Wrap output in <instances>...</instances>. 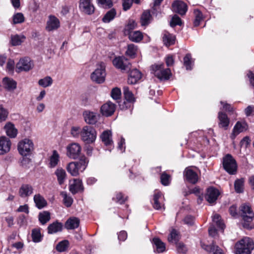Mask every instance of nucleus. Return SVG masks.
I'll use <instances>...</instances> for the list:
<instances>
[{
    "label": "nucleus",
    "instance_id": "f257e3e1",
    "mask_svg": "<svg viewBox=\"0 0 254 254\" xmlns=\"http://www.w3.org/2000/svg\"><path fill=\"white\" fill-rule=\"evenodd\" d=\"M254 249V243L249 237H245L235 245L236 254H251Z\"/></svg>",
    "mask_w": 254,
    "mask_h": 254
},
{
    "label": "nucleus",
    "instance_id": "f03ea898",
    "mask_svg": "<svg viewBox=\"0 0 254 254\" xmlns=\"http://www.w3.org/2000/svg\"><path fill=\"white\" fill-rule=\"evenodd\" d=\"M88 163V160L85 157H82L79 162H71L66 166L67 171L72 176H77L79 172L83 171Z\"/></svg>",
    "mask_w": 254,
    "mask_h": 254
},
{
    "label": "nucleus",
    "instance_id": "7ed1b4c3",
    "mask_svg": "<svg viewBox=\"0 0 254 254\" xmlns=\"http://www.w3.org/2000/svg\"><path fill=\"white\" fill-rule=\"evenodd\" d=\"M241 216L244 221V227L250 229L251 228L250 223L254 218V212L251 206L248 204H243L240 208Z\"/></svg>",
    "mask_w": 254,
    "mask_h": 254
},
{
    "label": "nucleus",
    "instance_id": "20e7f679",
    "mask_svg": "<svg viewBox=\"0 0 254 254\" xmlns=\"http://www.w3.org/2000/svg\"><path fill=\"white\" fill-rule=\"evenodd\" d=\"M17 149L19 154L22 156L30 155L34 151V143L31 140L28 138H24L18 142Z\"/></svg>",
    "mask_w": 254,
    "mask_h": 254
},
{
    "label": "nucleus",
    "instance_id": "39448f33",
    "mask_svg": "<svg viewBox=\"0 0 254 254\" xmlns=\"http://www.w3.org/2000/svg\"><path fill=\"white\" fill-rule=\"evenodd\" d=\"M81 140L86 143H91L96 138V132L95 129L90 126H84L80 131Z\"/></svg>",
    "mask_w": 254,
    "mask_h": 254
},
{
    "label": "nucleus",
    "instance_id": "423d86ee",
    "mask_svg": "<svg viewBox=\"0 0 254 254\" xmlns=\"http://www.w3.org/2000/svg\"><path fill=\"white\" fill-rule=\"evenodd\" d=\"M223 165L225 170L230 175H235L237 171L236 160L230 154H227L223 158Z\"/></svg>",
    "mask_w": 254,
    "mask_h": 254
},
{
    "label": "nucleus",
    "instance_id": "0eeeda50",
    "mask_svg": "<svg viewBox=\"0 0 254 254\" xmlns=\"http://www.w3.org/2000/svg\"><path fill=\"white\" fill-rule=\"evenodd\" d=\"M154 74L161 80H167L171 75L169 68L164 69L163 64H155L152 66Z\"/></svg>",
    "mask_w": 254,
    "mask_h": 254
},
{
    "label": "nucleus",
    "instance_id": "6e6552de",
    "mask_svg": "<svg viewBox=\"0 0 254 254\" xmlns=\"http://www.w3.org/2000/svg\"><path fill=\"white\" fill-rule=\"evenodd\" d=\"M105 67L102 64L91 74V80L97 83H102L105 80L106 77Z\"/></svg>",
    "mask_w": 254,
    "mask_h": 254
},
{
    "label": "nucleus",
    "instance_id": "1a4fd4ad",
    "mask_svg": "<svg viewBox=\"0 0 254 254\" xmlns=\"http://www.w3.org/2000/svg\"><path fill=\"white\" fill-rule=\"evenodd\" d=\"M113 65L122 71H128L130 69V64L127 59L124 57L115 58L113 61Z\"/></svg>",
    "mask_w": 254,
    "mask_h": 254
},
{
    "label": "nucleus",
    "instance_id": "9d476101",
    "mask_svg": "<svg viewBox=\"0 0 254 254\" xmlns=\"http://www.w3.org/2000/svg\"><path fill=\"white\" fill-rule=\"evenodd\" d=\"M81 148L77 143H73L67 147V155L73 159H77L80 155Z\"/></svg>",
    "mask_w": 254,
    "mask_h": 254
},
{
    "label": "nucleus",
    "instance_id": "9b49d317",
    "mask_svg": "<svg viewBox=\"0 0 254 254\" xmlns=\"http://www.w3.org/2000/svg\"><path fill=\"white\" fill-rule=\"evenodd\" d=\"M33 64L29 58H24L20 60L16 64V70L18 72L21 71H27L33 67Z\"/></svg>",
    "mask_w": 254,
    "mask_h": 254
},
{
    "label": "nucleus",
    "instance_id": "f8f14e48",
    "mask_svg": "<svg viewBox=\"0 0 254 254\" xmlns=\"http://www.w3.org/2000/svg\"><path fill=\"white\" fill-rule=\"evenodd\" d=\"M79 7L81 10L88 15L93 13L95 10L91 0H80Z\"/></svg>",
    "mask_w": 254,
    "mask_h": 254
},
{
    "label": "nucleus",
    "instance_id": "ddd939ff",
    "mask_svg": "<svg viewBox=\"0 0 254 254\" xmlns=\"http://www.w3.org/2000/svg\"><path fill=\"white\" fill-rule=\"evenodd\" d=\"M116 105L110 101L103 104L101 107V112L105 116L109 117L114 114L116 110Z\"/></svg>",
    "mask_w": 254,
    "mask_h": 254
},
{
    "label": "nucleus",
    "instance_id": "4468645a",
    "mask_svg": "<svg viewBox=\"0 0 254 254\" xmlns=\"http://www.w3.org/2000/svg\"><path fill=\"white\" fill-rule=\"evenodd\" d=\"M184 175L185 180L191 184H195L198 181L197 173L191 167H188L185 170Z\"/></svg>",
    "mask_w": 254,
    "mask_h": 254
},
{
    "label": "nucleus",
    "instance_id": "2eb2a0df",
    "mask_svg": "<svg viewBox=\"0 0 254 254\" xmlns=\"http://www.w3.org/2000/svg\"><path fill=\"white\" fill-rule=\"evenodd\" d=\"M33 187L28 184H23L19 188L18 193L22 198H26L33 193Z\"/></svg>",
    "mask_w": 254,
    "mask_h": 254
},
{
    "label": "nucleus",
    "instance_id": "dca6fc26",
    "mask_svg": "<svg viewBox=\"0 0 254 254\" xmlns=\"http://www.w3.org/2000/svg\"><path fill=\"white\" fill-rule=\"evenodd\" d=\"M172 9L181 15H185L187 11V5L182 1L176 0L172 4Z\"/></svg>",
    "mask_w": 254,
    "mask_h": 254
},
{
    "label": "nucleus",
    "instance_id": "f3484780",
    "mask_svg": "<svg viewBox=\"0 0 254 254\" xmlns=\"http://www.w3.org/2000/svg\"><path fill=\"white\" fill-rule=\"evenodd\" d=\"M60 26V22L59 19L54 15H49L48 20L47 22V30L49 31H53L59 28Z\"/></svg>",
    "mask_w": 254,
    "mask_h": 254
},
{
    "label": "nucleus",
    "instance_id": "a211bd4d",
    "mask_svg": "<svg viewBox=\"0 0 254 254\" xmlns=\"http://www.w3.org/2000/svg\"><path fill=\"white\" fill-rule=\"evenodd\" d=\"M111 131L110 130L104 131L101 135L102 141L107 147V149L110 151L113 148V142L112 141Z\"/></svg>",
    "mask_w": 254,
    "mask_h": 254
},
{
    "label": "nucleus",
    "instance_id": "6ab92c4d",
    "mask_svg": "<svg viewBox=\"0 0 254 254\" xmlns=\"http://www.w3.org/2000/svg\"><path fill=\"white\" fill-rule=\"evenodd\" d=\"M163 197L162 193L158 190L154 192L153 199V206L157 210L164 209V204L162 203Z\"/></svg>",
    "mask_w": 254,
    "mask_h": 254
},
{
    "label": "nucleus",
    "instance_id": "aec40b11",
    "mask_svg": "<svg viewBox=\"0 0 254 254\" xmlns=\"http://www.w3.org/2000/svg\"><path fill=\"white\" fill-rule=\"evenodd\" d=\"M11 142L9 138L5 136L0 137V155L4 154L9 151Z\"/></svg>",
    "mask_w": 254,
    "mask_h": 254
},
{
    "label": "nucleus",
    "instance_id": "412c9836",
    "mask_svg": "<svg viewBox=\"0 0 254 254\" xmlns=\"http://www.w3.org/2000/svg\"><path fill=\"white\" fill-rule=\"evenodd\" d=\"M83 116L85 122L88 124H95L99 118V115L89 111H84Z\"/></svg>",
    "mask_w": 254,
    "mask_h": 254
},
{
    "label": "nucleus",
    "instance_id": "4be33fe9",
    "mask_svg": "<svg viewBox=\"0 0 254 254\" xmlns=\"http://www.w3.org/2000/svg\"><path fill=\"white\" fill-rule=\"evenodd\" d=\"M219 195V192L217 189L210 187L207 189L205 198L209 203L214 202Z\"/></svg>",
    "mask_w": 254,
    "mask_h": 254
},
{
    "label": "nucleus",
    "instance_id": "5701e85b",
    "mask_svg": "<svg viewBox=\"0 0 254 254\" xmlns=\"http://www.w3.org/2000/svg\"><path fill=\"white\" fill-rule=\"evenodd\" d=\"M141 73L137 69L130 70L128 75L127 82L130 84L136 83L141 78Z\"/></svg>",
    "mask_w": 254,
    "mask_h": 254
},
{
    "label": "nucleus",
    "instance_id": "b1692460",
    "mask_svg": "<svg viewBox=\"0 0 254 254\" xmlns=\"http://www.w3.org/2000/svg\"><path fill=\"white\" fill-rule=\"evenodd\" d=\"M152 243L155 253H161L166 251L165 244L159 238L157 237L154 238L152 240Z\"/></svg>",
    "mask_w": 254,
    "mask_h": 254
},
{
    "label": "nucleus",
    "instance_id": "393cba45",
    "mask_svg": "<svg viewBox=\"0 0 254 254\" xmlns=\"http://www.w3.org/2000/svg\"><path fill=\"white\" fill-rule=\"evenodd\" d=\"M248 128V126L245 121H238L236 123L233 128L232 135H234V137H235L237 135L247 130Z\"/></svg>",
    "mask_w": 254,
    "mask_h": 254
},
{
    "label": "nucleus",
    "instance_id": "a878e982",
    "mask_svg": "<svg viewBox=\"0 0 254 254\" xmlns=\"http://www.w3.org/2000/svg\"><path fill=\"white\" fill-rule=\"evenodd\" d=\"M3 86L7 91H12L17 87V82L13 79L5 77L2 79Z\"/></svg>",
    "mask_w": 254,
    "mask_h": 254
},
{
    "label": "nucleus",
    "instance_id": "bb28decb",
    "mask_svg": "<svg viewBox=\"0 0 254 254\" xmlns=\"http://www.w3.org/2000/svg\"><path fill=\"white\" fill-rule=\"evenodd\" d=\"M218 118L219 120V127L224 128L225 130L227 129L230 123L229 119L227 115L222 112L218 113Z\"/></svg>",
    "mask_w": 254,
    "mask_h": 254
},
{
    "label": "nucleus",
    "instance_id": "cd10ccee",
    "mask_svg": "<svg viewBox=\"0 0 254 254\" xmlns=\"http://www.w3.org/2000/svg\"><path fill=\"white\" fill-rule=\"evenodd\" d=\"M69 189L73 194H75L80 190H83V187L81 181L79 179H74L73 183L70 184Z\"/></svg>",
    "mask_w": 254,
    "mask_h": 254
},
{
    "label": "nucleus",
    "instance_id": "c85d7f7f",
    "mask_svg": "<svg viewBox=\"0 0 254 254\" xmlns=\"http://www.w3.org/2000/svg\"><path fill=\"white\" fill-rule=\"evenodd\" d=\"M4 129L5 130L7 135L9 137L14 138L16 136L17 129L15 127L13 124L10 122L6 123L4 127Z\"/></svg>",
    "mask_w": 254,
    "mask_h": 254
},
{
    "label": "nucleus",
    "instance_id": "c756f323",
    "mask_svg": "<svg viewBox=\"0 0 254 254\" xmlns=\"http://www.w3.org/2000/svg\"><path fill=\"white\" fill-rule=\"evenodd\" d=\"M63 229V224L58 221L50 224L47 228L48 233L50 234H53L61 232Z\"/></svg>",
    "mask_w": 254,
    "mask_h": 254
},
{
    "label": "nucleus",
    "instance_id": "7c9ffc66",
    "mask_svg": "<svg viewBox=\"0 0 254 254\" xmlns=\"http://www.w3.org/2000/svg\"><path fill=\"white\" fill-rule=\"evenodd\" d=\"M79 219L75 217H70L67 219L65 223V227L67 229H75L77 228L79 225Z\"/></svg>",
    "mask_w": 254,
    "mask_h": 254
},
{
    "label": "nucleus",
    "instance_id": "2f4dec72",
    "mask_svg": "<svg viewBox=\"0 0 254 254\" xmlns=\"http://www.w3.org/2000/svg\"><path fill=\"white\" fill-rule=\"evenodd\" d=\"M55 174L57 178V180L59 185H63L66 178V173L65 171L62 168H58L55 171Z\"/></svg>",
    "mask_w": 254,
    "mask_h": 254
},
{
    "label": "nucleus",
    "instance_id": "473e14b6",
    "mask_svg": "<svg viewBox=\"0 0 254 254\" xmlns=\"http://www.w3.org/2000/svg\"><path fill=\"white\" fill-rule=\"evenodd\" d=\"M34 201L36 206L39 209H42L47 204V201L43 196L40 194H36L34 196Z\"/></svg>",
    "mask_w": 254,
    "mask_h": 254
},
{
    "label": "nucleus",
    "instance_id": "72a5a7b5",
    "mask_svg": "<svg viewBox=\"0 0 254 254\" xmlns=\"http://www.w3.org/2000/svg\"><path fill=\"white\" fill-rule=\"evenodd\" d=\"M162 39L164 44L168 47L175 43V37L173 35L171 34L169 32L164 31L163 34Z\"/></svg>",
    "mask_w": 254,
    "mask_h": 254
},
{
    "label": "nucleus",
    "instance_id": "f704fd0d",
    "mask_svg": "<svg viewBox=\"0 0 254 254\" xmlns=\"http://www.w3.org/2000/svg\"><path fill=\"white\" fill-rule=\"evenodd\" d=\"M25 39V36L23 34L12 35L10 37V43L12 46H19L24 41Z\"/></svg>",
    "mask_w": 254,
    "mask_h": 254
},
{
    "label": "nucleus",
    "instance_id": "c9c22d12",
    "mask_svg": "<svg viewBox=\"0 0 254 254\" xmlns=\"http://www.w3.org/2000/svg\"><path fill=\"white\" fill-rule=\"evenodd\" d=\"M202 247L206 251L211 253L212 254H224L222 250L218 246L212 244L210 245H202Z\"/></svg>",
    "mask_w": 254,
    "mask_h": 254
},
{
    "label": "nucleus",
    "instance_id": "e433bc0d",
    "mask_svg": "<svg viewBox=\"0 0 254 254\" xmlns=\"http://www.w3.org/2000/svg\"><path fill=\"white\" fill-rule=\"evenodd\" d=\"M127 36H128L130 41L136 43L141 41L143 37L142 33L139 31H132Z\"/></svg>",
    "mask_w": 254,
    "mask_h": 254
},
{
    "label": "nucleus",
    "instance_id": "4c0bfd02",
    "mask_svg": "<svg viewBox=\"0 0 254 254\" xmlns=\"http://www.w3.org/2000/svg\"><path fill=\"white\" fill-rule=\"evenodd\" d=\"M50 213L47 211L41 212L38 215L39 221L42 225L47 223L50 220Z\"/></svg>",
    "mask_w": 254,
    "mask_h": 254
},
{
    "label": "nucleus",
    "instance_id": "58836bf2",
    "mask_svg": "<svg viewBox=\"0 0 254 254\" xmlns=\"http://www.w3.org/2000/svg\"><path fill=\"white\" fill-rule=\"evenodd\" d=\"M245 180L244 178L238 179L234 183V188L236 192L241 193L244 191Z\"/></svg>",
    "mask_w": 254,
    "mask_h": 254
},
{
    "label": "nucleus",
    "instance_id": "ea45409f",
    "mask_svg": "<svg viewBox=\"0 0 254 254\" xmlns=\"http://www.w3.org/2000/svg\"><path fill=\"white\" fill-rule=\"evenodd\" d=\"M212 221L213 223L215 224L218 228L221 229L222 230L224 229L225 225L223 221L221 220L220 215L218 214H215L213 215L212 216Z\"/></svg>",
    "mask_w": 254,
    "mask_h": 254
},
{
    "label": "nucleus",
    "instance_id": "a19ab883",
    "mask_svg": "<svg viewBox=\"0 0 254 254\" xmlns=\"http://www.w3.org/2000/svg\"><path fill=\"white\" fill-rule=\"evenodd\" d=\"M212 221L213 223L215 224L218 228L221 229L222 230L224 229L225 225L223 221L221 220L220 215L218 214H215L213 215L212 216Z\"/></svg>",
    "mask_w": 254,
    "mask_h": 254
},
{
    "label": "nucleus",
    "instance_id": "79ce46f5",
    "mask_svg": "<svg viewBox=\"0 0 254 254\" xmlns=\"http://www.w3.org/2000/svg\"><path fill=\"white\" fill-rule=\"evenodd\" d=\"M32 240L35 243H39L42 239L40 228H35L32 230L31 234Z\"/></svg>",
    "mask_w": 254,
    "mask_h": 254
},
{
    "label": "nucleus",
    "instance_id": "37998d69",
    "mask_svg": "<svg viewBox=\"0 0 254 254\" xmlns=\"http://www.w3.org/2000/svg\"><path fill=\"white\" fill-rule=\"evenodd\" d=\"M137 51V47L133 44L128 45L126 55L131 58H135Z\"/></svg>",
    "mask_w": 254,
    "mask_h": 254
},
{
    "label": "nucleus",
    "instance_id": "c03bdc74",
    "mask_svg": "<svg viewBox=\"0 0 254 254\" xmlns=\"http://www.w3.org/2000/svg\"><path fill=\"white\" fill-rule=\"evenodd\" d=\"M53 80L51 77L47 76L43 78L40 79L38 81V84L46 88L50 86L53 83Z\"/></svg>",
    "mask_w": 254,
    "mask_h": 254
},
{
    "label": "nucleus",
    "instance_id": "a18cd8bd",
    "mask_svg": "<svg viewBox=\"0 0 254 254\" xmlns=\"http://www.w3.org/2000/svg\"><path fill=\"white\" fill-rule=\"evenodd\" d=\"M116 15V12L115 9L112 8L106 13L102 20L105 23H109L115 18Z\"/></svg>",
    "mask_w": 254,
    "mask_h": 254
},
{
    "label": "nucleus",
    "instance_id": "49530a36",
    "mask_svg": "<svg viewBox=\"0 0 254 254\" xmlns=\"http://www.w3.org/2000/svg\"><path fill=\"white\" fill-rule=\"evenodd\" d=\"M61 195L63 197V203L64 205L67 207H70L73 203V199L72 197L68 195L65 191L61 192Z\"/></svg>",
    "mask_w": 254,
    "mask_h": 254
},
{
    "label": "nucleus",
    "instance_id": "de8ad7c7",
    "mask_svg": "<svg viewBox=\"0 0 254 254\" xmlns=\"http://www.w3.org/2000/svg\"><path fill=\"white\" fill-rule=\"evenodd\" d=\"M136 27V23L133 20H129L127 24L125 26L124 29V34L127 35L132 32L133 29Z\"/></svg>",
    "mask_w": 254,
    "mask_h": 254
},
{
    "label": "nucleus",
    "instance_id": "09e8293b",
    "mask_svg": "<svg viewBox=\"0 0 254 254\" xmlns=\"http://www.w3.org/2000/svg\"><path fill=\"white\" fill-rule=\"evenodd\" d=\"M193 61L191 55L188 54L184 58V65L187 70H191L192 68Z\"/></svg>",
    "mask_w": 254,
    "mask_h": 254
},
{
    "label": "nucleus",
    "instance_id": "8fccbe9b",
    "mask_svg": "<svg viewBox=\"0 0 254 254\" xmlns=\"http://www.w3.org/2000/svg\"><path fill=\"white\" fill-rule=\"evenodd\" d=\"M151 14L149 11H145L142 13L140 22L142 26H146L148 24L150 21Z\"/></svg>",
    "mask_w": 254,
    "mask_h": 254
},
{
    "label": "nucleus",
    "instance_id": "3c124183",
    "mask_svg": "<svg viewBox=\"0 0 254 254\" xmlns=\"http://www.w3.org/2000/svg\"><path fill=\"white\" fill-rule=\"evenodd\" d=\"M124 95L126 100L128 102H133L134 101V98L132 92L129 90L127 86H125L123 88Z\"/></svg>",
    "mask_w": 254,
    "mask_h": 254
},
{
    "label": "nucleus",
    "instance_id": "603ef678",
    "mask_svg": "<svg viewBox=\"0 0 254 254\" xmlns=\"http://www.w3.org/2000/svg\"><path fill=\"white\" fill-rule=\"evenodd\" d=\"M59 161V155L57 151L54 150L53 154L50 157V166L51 167H55Z\"/></svg>",
    "mask_w": 254,
    "mask_h": 254
},
{
    "label": "nucleus",
    "instance_id": "864d4df0",
    "mask_svg": "<svg viewBox=\"0 0 254 254\" xmlns=\"http://www.w3.org/2000/svg\"><path fill=\"white\" fill-rule=\"evenodd\" d=\"M194 14L195 18L193 21V25L194 26L196 27L200 24V21L202 20V14L201 12L198 9L194 10Z\"/></svg>",
    "mask_w": 254,
    "mask_h": 254
},
{
    "label": "nucleus",
    "instance_id": "5fc2aeb1",
    "mask_svg": "<svg viewBox=\"0 0 254 254\" xmlns=\"http://www.w3.org/2000/svg\"><path fill=\"white\" fill-rule=\"evenodd\" d=\"M68 245L69 242L67 240H64L57 245L56 249L59 252H64L67 250Z\"/></svg>",
    "mask_w": 254,
    "mask_h": 254
},
{
    "label": "nucleus",
    "instance_id": "6e6d98bb",
    "mask_svg": "<svg viewBox=\"0 0 254 254\" xmlns=\"http://www.w3.org/2000/svg\"><path fill=\"white\" fill-rule=\"evenodd\" d=\"M24 17L22 13L18 12L13 16V24L21 23L24 21Z\"/></svg>",
    "mask_w": 254,
    "mask_h": 254
},
{
    "label": "nucleus",
    "instance_id": "4d7b16f0",
    "mask_svg": "<svg viewBox=\"0 0 254 254\" xmlns=\"http://www.w3.org/2000/svg\"><path fill=\"white\" fill-rule=\"evenodd\" d=\"M111 95L114 100H117L120 99L121 97V91L120 89L118 87L114 88L111 91Z\"/></svg>",
    "mask_w": 254,
    "mask_h": 254
},
{
    "label": "nucleus",
    "instance_id": "13d9d810",
    "mask_svg": "<svg viewBox=\"0 0 254 254\" xmlns=\"http://www.w3.org/2000/svg\"><path fill=\"white\" fill-rule=\"evenodd\" d=\"M8 112L2 105H0V122H3L7 119Z\"/></svg>",
    "mask_w": 254,
    "mask_h": 254
},
{
    "label": "nucleus",
    "instance_id": "bf43d9fd",
    "mask_svg": "<svg viewBox=\"0 0 254 254\" xmlns=\"http://www.w3.org/2000/svg\"><path fill=\"white\" fill-rule=\"evenodd\" d=\"M168 241L170 242H177L179 240L178 233L176 230L173 229L168 237Z\"/></svg>",
    "mask_w": 254,
    "mask_h": 254
},
{
    "label": "nucleus",
    "instance_id": "052dcab7",
    "mask_svg": "<svg viewBox=\"0 0 254 254\" xmlns=\"http://www.w3.org/2000/svg\"><path fill=\"white\" fill-rule=\"evenodd\" d=\"M170 175H168L166 173H163L161 175V182L162 184L164 186H168L170 184Z\"/></svg>",
    "mask_w": 254,
    "mask_h": 254
},
{
    "label": "nucleus",
    "instance_id": "680f3d73",
    "mask_svg": "<svg viewBox=\"0 0 254 254\" xmlns=\"http://www.w3.org/2000/svg\"><path fill=\"white\" fill-rule=\"evenodd\" d=\"M113 199L120 204L124 203L127 200V197H125L121 192L117 193L116 197H113Z\"/></svg>",
    "mask_w": 254,
    "mask_h": 254
},
{
    "label": "nucleus",
    "instance_id": "e2e57ef3",
    "mask_svg": "<svg viewBox=\"0 0 254 254\" xmlns=\"http://www.w3.org/2000/svg\"><path fill=\"white\" fill-rule=\"evenodd\" d=\"M182 21L181 18L177 15H175L172 18L170 22V26L171 27H175L176 25H181Z\"/></svg>",
    "mask_w": 254,
    "mask_h": 254
},
{
    "label": "nucleus",
    "instance_id": "0e129e2a",
    "mask_svg": "<svg viewBox=\"0 0 254 254\" xmlns=\"http://www.w3.org/2000/svg\"><path fill=\"white\" fill-rule=\"evenodd\" d=\"M97 1L104 8H110L113 5L111 0H97Z\"/></svg>",
    "mask_w": 254,
    "mask_h": 254
},
{
    "label": "nucleus",
    "instance_id": "69168bd1",
    "mask_svg": "<svg viewBox=\"0 0 254 254\" xmlns=\"http://www.w3.org/2000/svg\"><path fill=\"white\" fill-rule=\"evenodd\" d=\"M134 2L133 0H123V6L124 10L126 11L129 9Z\"/></svg>",
    "mask_w": 254,
    "mask_h": 254
},
{
    "label": "nucleus",
    "instance_id": "338daca9",
    "mask_svg": "<svg viewBox=\"0 0 254 254\" xmlns=\"http://www.w3.org/2000/svg\"><path fill=\"white\" fill-rule=\"evenodd\" d=\"M81 130L78 127H73L71 128L70 132L73 137H77L79 134L80 135Z\"/></svg>",
    "mask_w": 254,
    "mask_h": 254
},
{
    "label": "nucleus",
    "instance_id": "774afa93",
    "mask_svg": "<svg viewBox=\"0 0 254 254\" xmlns=\"http://www.w3.org/2000/svg\"><path fill=\"white\" fill-rule=\"evenodd\" d=\"M251 140L249 136H246L244 137L241 141L240 143V146L241 147L244 146L247 147L250 143Z\"/></svg>",
    "mask_w": 254,
    "mask_h": 254
}]
</instances>
